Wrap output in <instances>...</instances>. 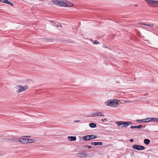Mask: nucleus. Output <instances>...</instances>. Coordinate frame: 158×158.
<instances>
[{
    "instance_id": "nucleus-8",
    "label": "nucleus",
    "mask_w": 158,
    "mask_h": 158,
    "mask_svg": "<svg viewBox=\"0 0 158 158\" xmlns=\"http://www.w3.org/2000/svg\"><path fill=\"white\" fill-rule=\"evenodd\" d=\"M92 116L93 117H95L96 116H105L102 113L100 112L93 113L92 114Z\"/></svg>"
},
{
    "instance_id": "nucleus-9",
    "label": "nucleus",
    "mask_w": 158,
    "mask_h": 158,
    "mask_svg": "<svg viewBox=\"0 0 158 158\" xmlns=\"http://www.w3.org/2000/svg\"><path fill=\"white\" fill-rule=\"evenodd\" d=\"M27 139L26 138H20L18 139V141H20L21 143L23 144H26L27 143Z\"/></svg>"
},
{
    "instance_id": "nucleus-26",
    "label": "nucleus",
    "mask_w": 158,
    "mask_h": 158,
    "mask_svg": "<svg viewBox=\"0 0 158 158\" xmlns=\"http://www.w3.org/2000/svg\"><path fill=\"white\" fill-rule=\"evenodd\" d=\"M152 121H154V122H156V118H152Z\"/></svg>"
},
{
    "instance_id": "nucleus-17",
    "label": "nucleus",
    "mask_w": 158,
    "mask_h": 158,
    "mask_svg": "<svg viewBox=\"0 0 158 158\" xmlns=\"http://www.w3.org/2000/svg\"><path fill=\"white\" fill-rule=\"evenodd\" d=\"M89 126L91 128H95L96 127V125L94 123H90L89 124Z\"/></svg>"
},
{
    "instance_id": "nucleus-11",
    "label": "nucleus",
    "mask_w": 158,
    "mask_h": 158,
    "mask_svg": "<svg viewBox=\"0 0 158 158\" xmlns=\"http://www.w3.org/2000/svg\"><path fill=\"white\" fill-rule=\"evenodd\" d=\"M123 121L118 122H116V124H117L118 127L123 128Z\"/></svg>"
},
{
    "instance_id": "nucleus-23",
    "label": "nucleus",
    "mask_w": 158,
    "mask_h": 158,
    "mask_svg": "<svg viewBox=\"0 0 158 158\" xmlns=\"http://www.w3.org/2000/svg\"><path fill=\"white\" fill-rule=\"evenodd\" d=\"M84 147H85V148L87 147L89 148H92V146H90V145H85V146H84Z\"/></svg>"
},
{
    "instance_id": "nucleus-12",
    "label": "nucleus",
    "mask_w": 158,
    "mask_h": 158,
    "mask_svg": "<svg viewBox=\"0 0 158 158\" xmlns=\"http://www.w3.org/2000/svg\"><path fill=\"white\" fill-rule=\"evenodd\" d=\"M91 144L94 145H102V142H94L91 143Z\"/></svg>"
},
{
    "instance_id": "nucleus-2",
    "label": "nucleus",
    "mask_w": 158,
    "mask_h": 158,
    "mask_svg": "<svg viewBox=\"0 0 158 158\" xmlns=\"http://www.w3.org/2000/svg\"><path fill=\"white\" fill-rule=\"evenodd\" d=\"M118 100L117 99L110 100L105 102V104L107 106L112 107H115L118 105Z\"/></svg>"
},
{
    "instance_id": "nucleus-15",
    "label": "nucleus",
    "mask_w": 158,
    "mask_h": 158,
    "mask_svg": "<svg viewBox=\"0 0 158 158\" xmlns=\"http://www.w3.org/2000/svg\"><path fill=\"white\" fill-rule=\"evenodd\" d=\"M143 122L148 123L152 121V118H147L143 120Z\"/></svg>"
},
{
    "instance_id": "nucleus-34",
    "label": "nucleus",
    "mask_w": 158,
    "mask_h": 158,
    "mask_svg": "<svg viewBox=\"0 0 158 158\" xmlns=\"http://www.w3.org/2000/svg\"><path fill=\"white\" fill-rule=\"evenodd\" d=\"M59 26H60V27H62L61 25H57L56 26V27H59Z\"/></svg>"
},
{
    "instance_id": "nucleus-10",
    "label": "nucleus",
    "mask_w": 158,
    "mask_h": 158,
    "mask_svg": "<svg viewBox=\"0 0 158 158\" xmlns=\"http://www.w3.org/2000/svg\"><path fill=\"white\" fill-rule=\"evenodd\" d=\"M0 2L3 3L8 4L11 6H13V4L11 2L9 1L8 0H0Z\"/></svg>"
},
{
    "instance_id": "nucleus-27",
    "label": "nucleus",
    "mask_w": 158,
    "mask_h": 158,
    "mask_svg": "<svg viewBox=\"0 0 158 158\" xmlns=\"http://www.w3.org/2000/svg\"><path fill=\"white\" fill-rule=\"evenodd\" d=\"M31 137V136H30H30L25 135V136H22L23 137H26V138L30 137Z\"/></svg>"
},
{
    "instance_id": "nucleus-4",
    "label": "nucleus",
    "mask_w": 158,
    "mask_h": 158,
    "mask_svg": "<svg viewBox=\"0 0 158 158\" xmlns=\"http://www.w3.org/2000/svg\"><path fill=\"white\" fill-rule=\"evenodd\" d=\"M15 88L17 93H20L25 90L26 89V87L23 86L19 85H17L15 87Z\"/></svg>"
},
{
    "instance_id": "nucleus-22",
    "label": "nucleus",
    "mask_w": 158,
    "mask_h": 158,
    "mask_svg": "<svg viewBox=\"0 0 158 158\" xmlns=\"http://www.w3.org/2000/svg\"><path fill=\"white\" fill-rule=\"evenodd\" d=\"M143 127V126L141 125H139L138 126H137V128H138L139 129H140L141 128Z\"/></svg>"
},
{
    "instance_id": "nucleus-33",
    "label": "nucleus",
    "mask_w": 158,
    "mask_h": 158,
    "mask_svg": "<svg viewBox=\"0 0 158 158\" xmlns=\"http://www.w3.org/2000/svg\"><path fill=\"white\" fill-rule=\"evenodd\" d=\"M130 141L131 142H133V140L132 139H131L130 140Z\"/></svg>"
},
{
    "instance_id": "nucleus-35",
    "label": "nucleus",
    "mask_w": 158,
    "mask_h": 158,
    "mask_svg": "<svg viewBox=\"0 0 158 158\" xmlns=\"http://www.w3.org/2000/svg\"><path fill=\"white\" fill-rule=\"evenodd\" d=\"M141 24H143V25H144V24H145V23H141Z\"/></svg>"
},
{
    "instance_id": "nucleus-32",
    "label": "nucleus",
    "mask_w": 158,
    "mask_h": 158,
    "mask_svg": "<svg viewBox=\"0 0 158 158\" xmlns=\"http://www.w3.org/2000/svg\"><path fill=\"white\" fill-rule=\"evenodd\" d=\"M140 121H142L143 122V120H137V122H139Z\"/></svg>"
},
{
    "instance_id": "nucleus-30",
    "label": "nucleus",
    "mask_w": 158,
    "mask_h": 158,
    "mask_svg": "<svg viewBox=\"0 0 158 158\" xmlns=\"http://www.w3.org/2000/svg\"><path fill=\"white\" fill-rule=\"evenodd\" d=\"M125 102L126 103H130V102H131V101H125Z\"/></svg>"
},
{
    "instance_id": "nucleus-37",
    "label": "nucleus",
    "mask_w": 158,
    "mask_h": 158,
    "mask_svg": "<svg viewBox=\"0 0 158 158\" xmlns=\"http://www.w3.org/2000/svg\"><path fill=\"white\" fill-rule=\"evenodd\" d=\"M39 0L40 1H43V0Z\"/></svg>"
},
{
    "instance_id": "nucleus-1",
    "label": "nucleus",
    "mask_w": 158,
    "mask_h": 158,
    "mask_svg": "<svg viewBox=\"0 0 158 158\" xmlns=\"http://www.w3.org/2000/svg\"><path fill=\"white\" fill-rule=\"evenodd\" d=\"M52 2L58 6L66 7H71L73 4L70 2L64 1L63 0H52Z\"/></svg>"
},
{
    "instance_id": "nucleus-18",
    "label": "nucleus",
    "mask_w": 158,
    "mask_h": 158,
    "mask_svg": "<svg viewBox=\"0 0 158 158\" xmlns=\"http://www.w3.org/2000/svg\"><path fill=\"white\" fill-rule=\"evenodd\" d=\"M89 137L90 139V140L92 139H96L97 138V136L96 135H89Z\"/></svg>"
},
{
    "instance_id": "nucleus-28",
    "label": "nucleus",
    "mask_w": 158,
    "mask_h": 158,
    "mask_svg": "<svg viewBox=\"0 0 158 158\" xmlns=\"http://www.w3.org/2000/svg\"><path fill=\"white\" fill-rule=\"evenodd\" d=\"M106 118L102 119V121L103 122H105L106 121Z\"/></svg>"
},
{
    "instance_id": "nucleus-5",
    "label": "nucleus",
    "mask_w": 158,
    "mask_h": 158,
    "mask_svg": "<svg viewBox=\"0 0 158 158\" xmlns=\"http://www.w3.org/2000/svg\"><path fill=\"white\" fill-rule=\"evenodd\" d=\"M5 140L9 142H17L18 141V139L17 138L13 137L6 138Z\"/></svg>"
},
{
    "instance_id": "nucleus-3",
    "label": "nucleus",
    "mask_w": 158,
    "mask_h": 158,
    "mask_svg": "<svg viewBox=\"0 0 158 158\" xmlns=\"http://www.w3.org/2000/svg\"><path fill=\"white\" fill-rule=\"evenodd\" d=\"M148 5L150 6H158V1L154 0H145Z\"/></svg>"
},
{
    "instance_id": "nucleus-6",
    "label": "nucleus",
    "mask_w": 158,
    "mask_h": 158,
    "mask_svg": "<svg viewBox=\"0 0 158 158\" xmlns=\"http://www.w3.org/2000/svg\"><path fill=\"white\" fill-rule=\"evenodd\" d=\"M132 148L139 151L145 149V147L142 146L135 144L132 146Z\"/></svg>"
},
{
    "instance_id": "nucleus-21",
    "label": "nucleus",
    "mask_w": 158,
    "mask_h": 158,
    "mask_svg": "<svg viewBox=\"0 0 158 158\" xmlns=\"http://www.w3.org/2000/svg\"><path fill=\"white\" fill-rule=\"evenodd\" d=\"M144 25H146V26H148V27H153L154 26V25L153 24H144Z\"/></svg>"
},
{
    "instance_id": "nucleus-19",
    "label": "nucleus",
    "mask_w": 158,
    "mask_h": 158,
    "mask_svg": "<svg viewBox=\"0 0 158 158\" xmlns=\"http://www.w3.org/2000/svg\"><path fill=\"white\" fill-rule=\"evenodd\" d=\"M35 142V141L33 139H28L27 141V143H34Z\"/></svg>"
},
{
    "instance_id": "nucleus-29",
    "label": "nucleus",
    "mask_w": 158,
    "mask_h": 158,
    "mask_svg": "<svg viewBox=\"0 0 158 158\" xmlns=\"http://www.w3.org/2000/svg\"><path fill=\"white\" fill-rule=\"evenodd\" d=\"M127 123L128 124V126H129V125L131 124L132 123L131 122H127Z\"/></svg>"
},
{
    "instance_id": "nucleus-39",
    "label": "nucleus",
    "mask_w": 158,
    "mask_h": 158,
    "mask_svg": "<svg viewBox=\"0 0 158 158\" xmlns=\"http://www.w3.org/2000/svg\"><path fill=\"white\" fill-rule=\"evenodd\" d=\"M52 23H53V21H52Z\"/></svg>"
},
{
    "instance_id": "nucleus-25",
    "label": "nucleus",
    "mask_w": 158,
    "mask_h": 158,
    "mask_svg": "<svg viewBox=\"0 0 158 158\" xmlns=\"http://www.w3.org/2000/svg\"><path fill=\"white\" fill-rule=\"evenodd\" d=\"M131 128L132 129H133L134 128H137V126L135 125V126H131Z\"/></svg>"
},
{
    "instance_id": "nucleus-38",
    "label": "nucleus",
    "mask_w": 158,
    "mask_h": 158,
    "mask_svg": "<svg viewBox=\"0 0 158 158\" xmlns=\"http://www.w3.org/2000/svg\"><path fill=\"white\" fill-rule=\"evenodd\" d=\"M135 6H137V5H135Z\"/></svg>"
},
{
    "instance_id": "nucleus-13",
    "label": "nucleus",
    "mask_w": 158,
    "mask_h": 158,
    "mask_svg": "<svg viewBox=\"0 0 158 158\" xmlns=\"http://www.w3.org/2000/svg\"><path fill=\"white\" fill-rule=\"evenodd\" d=\"M68 139L70 141H73L76 140L77 138L76 136H69Z\"/></svg>"
},
{
    "instance_id": "nucleus-14",
    "label": "nucleus",
    "mask_w": 158,
    "mask_h": 158,
    "mask_svg": "<svg viewBox=\"0 0 158 158\" xmlns=\"http://www.w3.org/2000/svg\"><path fill=\"white\" fill-rule=\"evenodd\" d=\"M82 139L83 140L85 141H88L90 140V139L89 135L84 136L83 137Z\"/></svg>"
},
{
    "instance_id": "nucleus-7",
    "label": "nucleus",
    "mask_w": 158,
    "mask_h": 158,
    "mask_svg": "<svg viewBox=\"0 0 158 158\" xmlns=\"http://www.w3.org/2000/svg\"><path fill=\"white\" fill-rule=\"evenodd\" d=\"M77 156L78 157H81V158H85L87 157L88 155L87 153L82 152H79L77 153Z\"/></svg>"
},
{
    "instance_id": "nucleus-24",
    "label": "nucleus",
    "mask_w": 158,
    "mask_h": 158,
    "mask_svg": "<svg viewBox=\"0 0 158 158\" xmlns=\"http://www.w3.org/2000/svg\"><path fill=\"white\" fill-rule=\"evenodd\" d=\"M94 44H99V43L97 40H95L94 42L93 43Z\"/></svg>"
},
{
    "instance_id": "nucleus-31",
    "label": "nucleus",
    "mask_w": 158,
    "mask_h": 158,
    "mask_svg": "<svg viewBox=\"0 0 158 158\" xmlns=\"http://www.w3.org/2000/svg\"><path fill=\"white\" fill-rule=\"evenodd\" d=\"M74 122H80V120H77L76 121H74Z\"/></svg>"
},
{
    "instance_id": "nucleus-36",
    "label": "nucleus",
    "mask_w": 158,
    "mask_h": 158,
    "mask_svg": "<svg viewBox=\"0 0 158 158\" xmlns=\"http://www.w3.org/2000/svg\"><path fill=\"white\" fill-rule=\"evenodd\" d=\"M156 122H158V118H156Z\"/></svg>"
},
{
    "instance_id": "nucleus-20",
    "label": "nucleus",
    "mask_w": 158,
    "mask_h": 158,
    "mask_svg": "<svg viewBox=\"0 0 158 158\" xmlns=\"http://www.w3.org/2000/svg\"><path fill=\"white\" fill-rule=\"evenodd\" d=\"M123 127H126L128 126V124L127 123V122L123 121Z\"/></svg>"
},
{
    "instance_id": "nucleus-16",
    "label": "nucleus",
    "mask_w": 158,
    "mask_h": 158,
    "mask_svg": "<svg viewBox=\"0 0 158 158\" xmlns=\"http://www.w3.org/2000/svg\"><path fill=\"white\" fill-rule=\"evenodd\" d=\"M144 143L146 145L148 144L150 142V141L149 139H145L144 140Z\"/></svg>"
}]
</instances>
